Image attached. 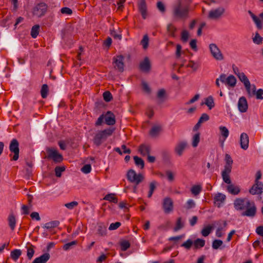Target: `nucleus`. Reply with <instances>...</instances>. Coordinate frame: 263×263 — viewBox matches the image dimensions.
<instances>
[{
	"label": "nucleus",
	"instance_id": "1",
	"mask_svg": "<svg viewBox=\"0 0 263 263\" xmlns=\"http://www.w3.org/2000/svg\"><path fill=\"white\" fill-rule=\"evenodd\" d=\"M234 206L237 211L245 210L242 213L243 216L254 217L257 212V208L254 201L247 198H236L234 201Z\"/></svg>",
	"mask_w": 263,
	"mask_h": 263
},
{
	"label": "nucleus",
	"instance_id": "2",
	"mask_svg": "<svg viewBox=\"0 0 263 263\" xmlns=\"http://www.w3.org/2000/svg\"><path fill=\"white\" fill-rule=\"evenodd\" d=\"M190 5L183 0H178L172 6V16L175 21L185 20L189 17Z\"/></svg>",
	"mask_w": 263,
	"mask_h": 263
},
{
	"label": "nucleus",
	"instance_id": "3",
	"mask_svg": "<svg viewBox=\"0 0 263 263\" xmlns=\"http://www.w3.org/2000/svg\"><path fill=\"white\" fill-rule=\"evenodd\" d=\"M115 128L109 127L103 130L99 131L94 136L93 142L97 146H99L107 138L114 132Z\"/></svg>",
	"mask_w": 263,
	"mask_h": 263
},
{
	"label": "nucleus",
	"instance_id": "4",
	"mask_svg": "<svg viewBox=\"0 0 263 263\" xmlns=\"http://www.w3.org/2000/svg\"><path fill=\"white\" fill-rule=\"evenodd\" d=\"M127 179L132 182L136 184H139L144 179V176L142 174H137L136 172L132 169L128 171L127 173Z\"/></svg>",
	"mask_w": 263,
	"mask_h": 263
},
{
	"label": "nucleus",
	"instance_id": "5",
	"mask_svg": "<svg viewBox=\"0 0 263 263\" xmlns=\"http://www.w3.org/2000/svg\"><path fill=\"white\" fill-rule=\"evenodd\" d=\"M9 150L11 152V154H10V157L12 156V154H13V155L11 159L12 161H16L18 160L19 158V153H20V149H19V142L16 139H13L10 143L9 145Z\"/></svg>",
	"mask_w": 263,
	"mask_h": 263
},
{
	"label": "nucleus",
	"instance_id": "6",
	"mask_svg": "<svg viewBox=\"0 0 263 263\" xmlns=\"http://www.w3.org/2000/svg\"><path fill=\"white\" fill-rule=\"evenodd\" d=\"M46 152L47 153L46 158L48 159L53 160L55 162H60L63 159L62 155L54 148L47 147L46 148Z\"/></svg>",
	"mask_w": 263,
	"mask_h": 263
},
{
	"label": "nucleus",
	"instance_id": "7",
	"mask_svg": "<svg viewBox=\"0 0 263 263\" xmlns=\"http://www.w3.org/2000/svg\"><path fill=\"white\" fill-rule=\"evenodd\" d=\"M48 6L44 3L37 4L33 8V14L39 17L44 16L47 10Z\"/></svg>",
	"mask_w": 263,
	"mask_h": 263
},
{
	"label": "nucleus",
	"instance_id": "8",
	"mask_svg": "<svg viewBox=\"0 0 263 263\" xmlns=\"http://www.w3.org/2000/svg\"><path fill=\"white\" fill-rule=\"evenodd\" d=\"M209 49L212 57L217 61H222L224 57L218 46L214 43L210 44Z\"/></svg>",
	"mask_w": 263,
	"mask_h": 263
},
{
	"label": "nucleus",
	"instance_id": "9",
	"mask_svg": "<svg viewBox=\"0 0 263 263\" xmlns=\"http://www.w3.org/2000/svg\"><path fill=\"white\" fill-rule=\"evenodd\" d=\"M248 13L250 14V16L252 18L253 22L255 24L256 27L258 29H261L262 28V24L263 23V11L260 13L259 15V17L256 16L251 11L249 10Z\"/></svg>",
	"mask_w": 263,
	"mask_h": 263
},
{
	"label": "nucleus",
	"instance_id": "10",
	"mask_svg": "<svg viewBox=\"0 0 263 263\" xmlns=\"http://www.w3.org/2000/svg\"><path fill=\"white\" fill-rule=\"evenodd\" d=\"M162 207L165 213L168 214L172 212L173 210L172 199L170 197L164 198L162 202Z\"/></svg>",
	"mask_w": 263,
	"mask_h": 263
},
{
	"label": "nucleus",
	"instance_id": "11",
	"mask_svg": "<svg viewBox=\"0 0 263 263\" xmlns=\"http://www.w3.org/2000/svg\"><path fill=\"white\" fill-rule=\"evenodd\" d=\"M123 60L124 57L122 55H118L113 59V63L115 64L114 67L120 72H123L124 70Z\"/></svg>",
	"mask_w": 263,
	"mask_h": 263
},
{
	"label": "nucleus",
	"instance_id": "12",
	"mask_svg": "<svg viewBox=\"0 0 263 263\" xmlns=\"http://www.w3.org/2000/svg\"><path fill=\"white\" fill-rule=\"evenodd\" d=\"M140 70L145 73L149 72L151 69V65L149 59L148 57H145L144 60L139 64Z\"/></svg>",
	"mask_w": 263,
	"mask_h": 263
},
{
	"label": "nucleus",
	"instance_id": "13",
	"mask_svg": "<svg viewBox=\"0 0 263 263\" xmlns=\"http://www.w3.org/2000/svg\"><path fill=\"white\" fill-rule=\"evenodd\" d=\"M224 9L223 7H218L217 9L211 10L209 13V18L215 20L219 18L224 12Z\"/></svg>",
	"mask_w": 263,
	"mask_h": 263
},
{
	"label": "nucleus",
	"instance_id": "14",
	"mask_svg": "<svg viewBox=\"0 0 263 263\" xmlns=\"http://www.w3.org/2000/svg\"><path fill=\"white\" fill-rule=\"evenodd\" d=\"M240 147L243 150L248 148L249 143V138L247 134L242 133L240 136Z\"/></svg>",
	"mask_w": 263,
	"mask_h": 263
},
{
	"label": "nucleus",
	"instance_id": "15",
	"mask_svg": "<svg viewBox=\"0 0 263 263\" xmlns=\"http://www.w3.org/2000/svg\"><path fill=\"white\" fill-rule=\"evenodd\" d=\"M138 6L142 18L145 19L147 17V6L145 0H139Z\"/></svg>",
	"mask_w": 263,
	"mask_h": 263
},
{
	"label": "nucleus",
	"instance_id": "16",
	"mask_svg": "<svg viewBox=\"0 0 263 263\" xmlns=\"http://www.w3.org/2000/svg\"><path fill=\"white\" fill-rule=\"evenodd\" d=\"M248 103L246 98L245 97H241L239 98L238 102V108L241 112H245L248 109Z\"/></svg>",
	"mask_w": 263,
	"mask_h": 263
},
{
	"label": "nucleus",
	"instance_id": "17",
	"mask_svg": "<svg viewBox=\"0 0 263 263\" xmlns=\"http://www.w3.org/2000/svg\"><path fill=\"white\" fill-rule=\"evenodd\" d=\"M226 199V196L224 194L218 193L214 197V203L218 208H220L222 204L225 201Z\"/></svg>",
	"mask_w": 263,
	"mask_h": 263
},
{
	"label": "nucleus",
	"instance_id": "18",
	"mask_svg": "<svg viewBox=\"0 0 263 263\" xmlns=\"http://www.w3.org/2000/svg\"><path fill=\"white\" fill-rule=\"evenodd\" d=\"M138 152L142 156H146L150 154L151 152V147L148 144H142L139 146Z\"/></svg>",
	"mask_w": 263,
	"mask_h": 263
},
{
	"label": "nucleus",
	"instance_id": "19",
	"mask_svg": "<svg viewBox=\"0 0 263 263\" xmlns=\"http://www.w3.org/2000/svg\"><path fill=\"white\" fill-rule=\"evenodd\" d=\"M105 122L107 125H113L116 123L115 116L110 111H108L104 116Z\"/></svg>",
	"mask_w": 263,
	"mask_h": 263
},
{
	"label": "nucleus",
	"instance_id": "20",
	"mask_svg": "<svg viewBox=\"0 0 263 263\" xmlns=\"http://www.w3.org/2000/svg\"><path fill=\"white\" fill-rule=\"evenodd\" d=\"M187 146V142L185 141H181L178 143L175 148V152L179 156H181L183 151Z\"/></svg>",
	"mask_w": 263,
	"mask_h": 263
},
{
	"label": "nucleus",
	"instance_id": "21",
	"mask_svg": "<svg viewBox=\"0 0 263 263\" xmlns=\"http://www.w3.org/2000/svg\"><path fill=\"white\" fill-rule=\"evenodd\" d=\"M50 255L48 253H45L40 257L36 258L32 262L33 263H46L49 259Z\"/></svg>",
	"mask_w": 263,
	"mask_h": 263
},
{
	"label": "nucleus",
	"instance_id": "22",
	"mask_svg": "<svg viewBox=\"0 0 263 263\" xmlns=\"http://www.w3.org/2000/svg\"><path fill=\"white\" fill-rule=\"evenodd\" d=\"M231 170L224 169L221 173V176L223 179V181L228 184L229 185L231 184V180L230 179V174L231 172Z\"/></svg>",
	"mask_w": 263,
	"mask_h": 263
},
{
	"label": "nucleus",
	"instance_id": "23",
	"mask_svg": "<svg viewBox=\"0 0 263 263\" xmlns=\"http://www.w3.org/2000/svg\"><path fill=\"white\" fill-rule=\"evenodd\" d=\"M227 190L229 193L234 195H238L240 192V189L238 186H235L232 184L228 185Z\"/></svg>",
	"mask_w": 263,
	"mask_h": 263
},
{
	"label": "nucleus",
	"instance_id": "24",
	"mask_svg": "<svg viewBox=\"0 0 263 263\" xmlns=\"http://www.w3.org/2000/svg\"><path fill=\"white\" fill-rule=\"evenodd\" d=\"M249 97H252L254 96L255 90H256V86L254 84L251 85L250 83L245 86Z\"/></svg>",
	"mask_w": 263,
	"mask_h": 263
},
{
	"label": "nucleus",
	"instance_id": "25",
	"mask_svg": "<svg viewBox=\"0 0 263 263\" xmlns=\"http://www.w3.org/2000/svg\"><path fill=\"white\" fill-rule=\"evenodd\" d=\"M8 224H9V226L10 227V229L12 231L14 230L15 227V224H16V219H15V217L14 214L12 212H11L9 214L8 218Z\"/></svg>",
	"mask_w": 263,
	"mask_h": 263
},
{
	"label": "nucleus",
	"instance_id": "26",
	"mask_svg": "<svg viewBox=\"0 0 263 263\" xmlns=\"http://www.w3.org/2000/svg\"><path fill=\"white\" fill-rule=\"evenodd\" d=\"M161 130V127L159 125H156L152 127L151 130L149 131V134L152 137H156L159 134V133Z\"/></svg>",
	"mask_w": 263,
	"mask_h": 263
},
{
	"label": "nucleus",
	"instance_id": "27",
	"mask_svg": "<svg viewBox=\"0 0 263 263\" xmlns=\"http://www.w3.org/2000/svg\"><path fill=\"white\" fill-rule=\"evenodd\" d=\"M226 164L224 165V169L231 170L232 168L233 160L229 154H226L225 156Z\"/></svg>",
	"mask_w": 263,
	"mask_h": 263
},
{
	"label": "nucleus",
	"instance_id": "28",
	"mask_svg": "<svg viewBox=\"0 0 263 263\" xmlns=\"http://www.w3.org/2000/svg\"><path fill=\"white\" fill-rule=\"evenodd\" d=\"M106 226L105 224L103 223H100L98 224L97 232L100 235H106Z\"/></svg>",
	"mask_w": 263,
	"mask_h": 263
},
{
	"label": "nucleus",
	"instance_id": "29",
	"mask_svg": "<svg viewBox=\"0 0 263 263\" xmlns=\"http://www.w3.org/2000/svg\"><path fill=\"white\" fill-rule=\"evenodd\" d=\"M204 104L208 107L209 109H211L215 106L214 99L212 96H210L205 99Z\"/></svg>",
	"mask_w": 263,
	"mask_h": 263
},
{
	"label": "nucleus",
	"instance_id": "30",
	"mask_svg": "<svg viewBox=\"0 0 263 263\" xmlns=\"http://www.w3.org/2000/svg\"><path fill=\"white\" fill-rule=\"evenodd\" d=\"M236 82V78L233 75H230L227 78L226 84L231 87L235 86Z\"/></svg>",
	"mask_w": 263,
	"mask_h": 263
},
{
	"label": "nucleus",
	"instance_id": "31",
	"mask_svg": "<svg viewBox=\"0 0 263 263\" xmlns=\"http://www.w3.org/2000/svg\"><path fill=\"white\" fill-rule=\"evenodd\" d=\"M157 183L156 181H153L149 184V191L147 195L148 198H151L156 189Z\"/></svg>",
	"mask_w": 263,
	"mask_h": 263
},
{
	"label": "nucleus",
	"instance_id": "32",
	"mask_svg": "<svg viewBox=\"0 0 263 263\" xmlns=\"http://www.w3.org/2000/svg\"><path fill=\"white\" fill-rule=\"evenodd\" d=\"M60 224V222L58 220L51 221L45 223L43 227V228L49 229L57 227Z\"/></svg>",
	"mask_w": 263,
	"mask_h": 263
},
{
	"label": "nucleus",
	"instance_id": "33",
	"mask_svg": "<svg viewBox=\"0 0 263 263\" xmlns=\"http://www.w3.org/2000/svg\"><path fill=\"white\" fill-rule=\"evenodd\" d=\"M184 227V222L181 217H178L176 221V226L174 228V231L177 232Z\"/></svg>",
	"mask_w": 263,
	"mask_h": 263
},
{
	"label": "nucleus",
	"instance_id": "34",
	"mask_svg": "<svg viewBox=\"0 0 263 263\" xmlns=\"http://www.w3.org/2000/svg\"><path fill=\"white\" fill-rule=\"evenodd\" d=\"M22 251L19 249H15L11 252V257L14 260L16 261L21 255Z\"/></svg>",
	"mask_w": 263,
	"mask_h": 263
},
{
	"label": "nucleus",
	"instance_id": "35",
	"mask_svg": "<svg viewBox=\"0 0 263 263\" xmlns=\"http://www.w3.org/2000/svg\"><path fill=\"white\" fill-rule=\"evenodd\" d=\"M193 245L195 249H198L199 248L203 247L205 245V240L202 239L197 238L193 241Z\"/></svg>",
	"mask_w": 263,
	"mask_h": 263
},
{
	"label": "nucleus",
	"instance_id": "36",
	"mask_svg": "<svg viewBox=\"0 0 263 263\" xmlns=\"http://www.w3.org/2000/svg\"><path fill=\"white\" fill-rule=\"evenodd\" d=\"M104 199L105 200H107L110 202H112L115 203H117L118 202V199L115 197V195L114 194H108L104 197Z\"/></svg>",
	"mask_w": 263,
	"mask_h": 263
},
{
	"label": "nucleus",
	"instance_id": "37",
	"mask_svg": "<svg viewBox=\"0 0 263 263\" xmlns=\"http://www.w3.org/2000/svg\"><path fill=\"white\" fill-rule=\"evenodd\" d=\"M213 227L211 225H209L204 227L201 232L202 235L204 237L208 236L212 232L213 230Z\"/></svg>",
	"mask_w": 263,
	"mask_h": 263
},
{
	"label": "nucleus",
	"instance_id": "38",
	"mask_svg": "<svg viewBox=\"0 0 263 263\" xmlns=\"http://www.w3.org/2000/svg\"><path fill=\"white\" fill-rule=\"evenodd\" d=\"M134 159L135 161V164L139 167H140L141 168H143L144 166V162L143 160L138 157V156H134Z\"/></svg>",
	"mask_w": 263,
	"mask_h": 263
},
{
	"label": "nucleus",
	"instance_id": "39",
	"mask_svg": "<svg viewBox=\"0 0 263 263\" xmlns=\"http://www.w3.org/2000/svg\"><path fill=\"white\" fill-rule=\"evenodd\" d=\"M200 141V133H198L195 134L192 138V145L193 147H196L198 146Z\"/></svg>",
	"mask_w": 263,
	"mask_h": 263
},
{
	"label": "nucleus",
	"instance_id": "40",
	"mask_svg": "<svg viewBox=\"0 0 263 263\" xmlns=\"http://www.w3.org/2000/svg\"><path fill=\"white\" fill-rule=\"evenodd\" d=\"M238 78L239 80L243 84L244 86H246L250 83V81L244 72H241V74H240V75L238 76Z\"/></svg>",
	"mask_w": 263,
	"mask_h": 263
},
{
	"label": "nucleus",
	"instance_id": "41",
	"mask_svg": "<svg viewBox=\"0 0 263 263\" xmlns=\"http://www.w3.org/2000/svg\"><path fill=\"white\" fill-rule=\"evenodd\" d=\"M40 26L35 25L33 26L31 30V35L32 37L35 38L38 35L39 33Z\"/></svg>",
	"mask_w": 263,
	"mask_h": 263
},
{
	"label": "nucleus",
	"instance_id": "42",
	"mask_svg": "<svg viewBox=\"0 0 263 263\" xmlns=\"http://www.w3.org/2000/svg\"><path fill=\"white\" fill-rule=\"evenodd\" d=\"M202 190V187L200 185H195L191 188V191L192 193L196 196L199 194Z\"/></svg>",
	"mask_w": 263,
	"mask_h": 263
},
{
	"label": "nucleus",
	"instance_id": "43",
	"mask_svg": "<svg viewBox=\"0 0 263 263\" xmlns=\"http://www.w3.org/2000/svg\"><path fill=\"white\" fill-rule=\"evenodd\" d=\"M219 130L221 135L226 139L229 136V130L226 127L223 126L219 127Z\"/></svg>",
	"mask_w": 263,
	"mask_h": 263
},
{
	"label": "nucleus",
	"instance_id": "44",
	"mask_svg": "<svg viewBox=\"0 0 263 263\" xmlns=\"http://www.w3.org/2000/svg\"><path fill=\"white\" fill-rule=\"evenodd\" d=\"M254 43L260 45L262 43L263 39L258 32H256L254 37L252 38Z\"/></svg>",
	"mask_w": 263,
	"mask_h": 263
},
{
	"label": "nucleus",
	"instance_id": "45",
	"mask_svg": "<svg viewBox=\"0 0 263 263\" xmlns=\"http://www.w3.org/2000/svg\"><path fill=\"white\" fill-rule=\"evenodd\" d=\"M48 92V86L47 84H43L42 85L41 90V96L43 98L45 99L47 97V94Z\"/></svg>",
	"mask_w": 263,
	"mask_h": 263
},
{
	"label": "nucleus",
	"instance_id": "46",
	"mask_svg": "<svg viewBox=\"0 0 263 263\" xmlns=\"http://www.w3.org/2000/svg\"><path fill=\"white\" fill-rule=\"evenodd\" d=\"M249 193L252 195L261 194V192L258 189V186H256L255 183L249 190Z\"/></svg>",
	"mask_w": 263,
	"mask_h": 263
},
{
	"label": "nucleus",
	"instance_id": "47",
	"mask_svg": "<svg viewBox=\"0 0 263 263\" xmlns=\"http://www.w3.org/2000/svg\"><path fill=\"white\" fill-rule=\"evenodd\" d=\"M34 246L32 245H31L29 247H27V256L28 258L30 260L32 259L34 254Z\"/></svg>",
	"mask_w": 263,
	"mask_h": 263
},
{
	"label": "nucleus",
	"instance_id": "48",
	"mask_svg": "<svg viewBox=\"0 0 263 263\" xmlns=\"http://www.w3.org/2000/svg\"><path fill=\"white\" fill-rule=\"evenodd\" d=\"M193 245V241L191 239H189L186 241L181 244V247H183L187 250H190Z\"/></svg>",
	"mask_w": 263,
	"mask_h": 263
},
{
	"label": "nucleus",
	"instance_id": "49",
	"mask_svg": "<svg viewBox=\"0 0 263 263\" xmlns=\"http://www.w3.org/2000/svg\"><path fill=\"white\" fill-rule=\"evenodd\" d=\"M77 243L78 242L76 240L72 241L70 242L65 244L63 247V249L65 251H67L70 249L73 246H76Z\"/></svg>",
	"mask_w": 263,
	"mask_h": 263
},
{
	"label": "nucleus",
	"instance_id": "50",
	"mask_svg": "<svg viewBox=\"0 0 263 263\" xmlns=\"http://www.w3.org/2000/svg\"><path fill=\"white\" fill-rule=\"evenodd\" d=\"M149 39L147 34L143 36L142 40L141 41V44L142 45L144 49H146L148 45Z\"/></svg>",
	"mask_w": 263,
	"mask_h": 263
},
{
	"label": "nucleus",
	"instance_id": "51",
	"mask_svg": "<svg viewBox=\"0 0 263 263\" xmlns=\"http://www.w3.org/2000/svg\"><path fill=\"white\" fill-rule=\"evenodd\" d=\"M121 250L125 251L130 247V243L128 241L123 240L120 242Z\"/></svg>",
	"mask_w": 263,
	"mask_h": 263
},
{
	"label": "nucleus",
	"instance_id": "52",
	"mask_svg": "<svg viewBox=\"0 0 263 263\" xmlns=\"http://www.w3.org/2000/svg\"><path fill=\"white\" fill-rule=\"evenodd\" d=\"M104 100L106 102H110L112 99V96L111 93L109 91H105L103 94Z\"/></svg>",
	"mask_w": 263,
	"mask_h": 263
},
{
	"label": "nucleus",
	"instance_id": "53",
	"mask_svg": "<svg viewBox=\"0 0 263 263\" xmlns=\"http://www.w3.org/2000/svg\"><path fill=\"white\" fill-rule=\"evenodd\" d=\"M167 31L169 32L170 35L173 36H175V33L177 30L176 28L172 24H170L167 27Z\"/></svg>",
	"mask_w": 263,
	"mask_h": 263
},
{
	"label": "nucleus",
	"instance_id": "54",
	"mask_svg": "<svg viewBox=\"0 0 263 263\" xmlns=\"http://www.w3.org/2000/svg\"><path fill=\"white\" fill-rule=\"evenodd\" d=\"M223 242L220 239H215L212 242V248L217 250L222 245Z\"/></svg>",
	"mask_w": 263,
	"mask_h": 263
},
{
	"label": "nucleus",
	"instance_id": "55",
	"mask_svg": "<svg viewBox=\"0 0 263 263\" xmlns=\"http://www.w3.org/2000/svg\"><path fill=\"white\" fill-rule=\"evenodd\" d=\"M254 96H256V98L257 100H263V89L260 88L257 90H255Z\"/></svg>",
	"mask_w": 263,
	"mask_h": 263
},
{
	"label": "nucleus",
	"instance_id": "56",
	"mask_svg": "<svg viewBox=\"0 0 263 263\" xmlns=\"http://www.w3.org/2000/svg\"><path fill=\"white\" fill-rule=\"evenodd\" d=\"M189 37V32L186 30H183L181 32V37L182 41L184 43H186L188 41Z\"/></svg>",
	"mask_w": 263,
	"mask_h": 263
},
{
	"label": "nucleus",
	"instance_id": "57",
	"mask_svg": "<svg viewBox=\"0 0 263 263\" xmlns=\"http://www.w3.org/2000/svg\"><path fill=\"white\" fill-rule=\"evenodd\" d=\"M81 170L84 174H88L91 170V165L89 164H85L81 168Z\"/></svg>",
	"mask_w": 263,
	"mask_h": 263
},
{
	"label": "nucleus",
	"instance_id": "58",
	"mask_svg": "<svg viewBox=\"0 0 263 263\" xmlns=\"http://www.w3.org/2000/svg\"><path fill=\"white\" fill-rule=\"evenodd\" d=\"M186 67L191 68L194 71H196L199 67V65L193 61H190Z\"/></svg>",
	"mask_w": 263,
	"mask_h": 263
},
{
	"label": "nucleus",
	"instance_id": "59",
	"mask_svg": "<svg viewBox=\"0 0 263 263\" xmlns=\"http://www.w3.org/2000/svg\"><path fill=\"white\" fill-rule=\"evenodd\" d=\"M65 170V168L64 167L57 166L55 168V176L58 177H60L61 176L62 172L64 171Z\"/></svg>",
	"mask_w": 263,
	"mask_h": 263
},
{
	"label": "nucleus",
	"instance_id": "60",
	"mask_svg": "<svg viewBox=\"0 0 263 263\" xmlns=\"http://www.w3.org/2000/svg\"><path fill=\"white\" fill-rule=\"evenodd\" d=\"M210 119L209 116L205 113L202 114L200 117L198 122L201 124L208 121Z\"/></svg>",
	"mask_w": 263,
	"mask_h": 263
},
{
	"label": "nucleus",
	"instance_id": "61",
	"mask_svg": "<svg viewBox=\"0 0 263 263\" xmlns=\"http://www.w3.org/2000/svg\"><path fill=\"white\" fill-rule=\"evenodd\" d=\"M157 7L161 12L164 13L165 12V7L162 2L160 1L158 2L157 3Z\"/></svg>",
	"mask_w": 263,
	"mask_h": 263
},
{
	"label": "nucleus",
	"instance_id": "62",
	"mask_svg": "<svg viewBox=\"0 0 263 263\" xmlns=\"http://www.w3.org/2000/svg\"><path fill=\"white\" fill-rule=\"evenodd\" d=\"M61 12L63 14L71 15L72 13V10L68 7H63L61 9Z\"/></svg>",
	"mask_w": 263,
	"mask_h": 263
},
{
	"label": "nucleus",
	"instance_id": "63",
	"mask_svg": "<svg viewBox=\"0 0 263 263\" xmlns=\"http://www.w3.org/2000/svg\"><path fill=\"white\" fill-rule=\"evenodd\" d=\"M78 204V202L77 201H72L69 203H67L65 204V206L68 209L71 210L73 209L75 206H77Z\"/></svg>",
	"mask_w": 263,
	"mask_h": 263
},
{
	"label": "nucleus",
	"instance_id": "64",
	"mask_svg": "<svg viewBox=\"0 0 263 263\" xmlns=\"http://www.w3.org/2000/svg\"><path fill=\"white\" fill-rule=\"evenodd\" d=\"M121 225V223L120 222L112 223L110 224L108 229L110 231L115 230L117 229Z\"/></svg>",
	"mask_w": 263,
	"mask_h": 263
}]
</instances>
